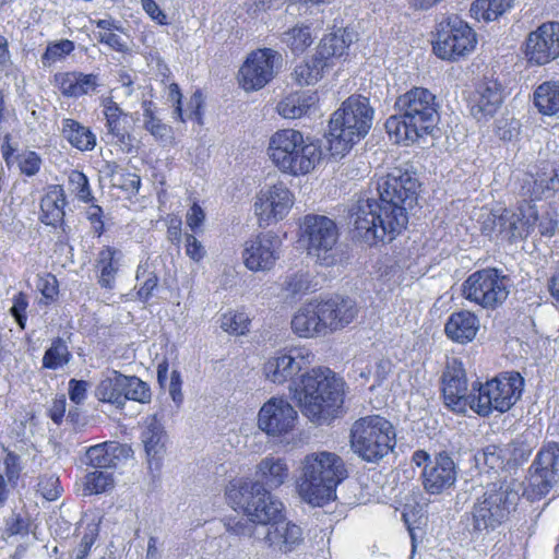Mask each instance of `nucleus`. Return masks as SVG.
Listing matches in <instances>:
<instances>
[{"label": "nucleus", "mask_w": 559, "mask_h": 559, "mask_svg": "<svg viewBox=\"0 0 559 559\" xmlns=\"http://www.w3.org/2000/svg\"><path fill=\"white\" fill-rule=\"evenodd\" d=\"M419 181L394 168L376 181L378 199L360 197L348 210L354 236L368 245L390 242L406 229L408 210L417 202Z\"/></svg>", "instance_id": "nucleus-1"}, {"label": "nucleus", "mask_w": 559, "mask_h": 559, "mask_svg": "<svg viewBox=\"0 0 559 559\" xmlns=\"http://www.w3.org/2000/svg\"><path fill=\"white\" fill-rule=\"evenodd\" d=\"M225 495L234 509H241L249 516L264 521L263 546L288 554L304 542L301 527L283 519V503L261 481L233 479Z\"/></svg>", "instance_id": "nucleus-2"}, {"label": "nucleus", "mask_w": 559, "mask_h": 559, "mask_svg": "<svg viewBox=\"0 0 559 559\" xmlns=\"http://www.w3.org/2000/svg\"><path fill=\"white\" fill-rule=\"evenodd\" d=\"M394 107L396 115L386 120L385 129L396 143L415 142L438 124L439 105L427 88L413 87L397 97Z\"/></svg>", "instance_id": "nucleus-3"}, {"label": "nucleus", "mask_w": 559, "mask_h": 559, "mask_svg": "<svg viewBox=\"0 0 559 559\" xmlns=\"http://www.w3.org/2000/svg\"><path fill=\"white\" fill-rule=\"evenodd\" d=\"M347 477L343 459L334 452L307 454L301 461L296 490L299 498L321 507L336 498V487Z\"/></svg>", "instance_id": "nucleus-4"}, {"label": "nucleus", "mask_w": 559, "mask_h": 559, "mask_svg": "<svg viewBox=\"0 0 559 559\" xmlns=\"http://www.w3.org/2000/svg\"><path fill=\"white\" fill-rule=\"evenodd\" d=\"M301 412L319 425L336 417L344 403V381L329 368H317L301 374L295 386Z\"/></svg>", "instance_id": "nucleus-5"}, {"label": "nucleus", "mask_w": 559, "mask_h": 559, "mask_svg": "<svg viewBox=\"0 0 559 559\" xmlns=\"http://www.w3.org/2000/svg\"><path fill=\"white\" fill-rule=\"evenodd\" d=\"M521 492L522 483L513 478L487 484L473 506L472 533L485 536L506 523L515 512Z\"/></svg>", "instance_id": "nucleus-6"}, {"label": "nucleus", "mask_w": 559, "mask_h": 559, "mask_svg": "<svg viewBox=\"0 0 559 559\" xmlns=\"http://www.w3.org/2000/svg\"><path fill=\"white\" fill-rule=\"evenodd\" d=\"M267 155L282 173L300 176L316 168L323 151L319 142L305 139L300 131L282 129L270 138Z\"/></svg>", "instance_id": "nucleus-7"}, {"label": "nucleus", "mask_w": 559, "mask_h": 559, "mask_svg": "<svg viewBox=\"0 0 559 559\" xmlns=\"http://www.w3.org/2000/svg\"><path fill=\"white\" fill-rule=\"evenodd\" d=\"M373 119L369 99L361 95L349 96L331 117L329 123V151L333 157L344 156L367 135Z\"/></svg>", "instance_id": "nucleus-8"}, {"label": "nucleus", "mask_w": 559, "mask_h": 559, "mask_svg": "<svg viewBox=\"0 0 559 559\" xmlns=\"http://www.w3.org/2000/svg\"><path fill=\"white\" fill-rule=\"evenodd\" d=\"M395 429L380 415H369L354 421L350 428V449L362 461L378 463L395 447Z\"/></svg>", "instance_id": "nucleus-9"}, {"label": "nucleus", "mask_w": 559, "mask_h": 559, "mask_svg": "<svg viewBox=\"0 0 559 559\" xmlns=\"http://www.w3.org/2000/svg\"><path fill=\"white\" fill-rule=\"evenodd\" d=\"M300 230V240L317 263L331 266L337 262L340 234L333 219L324 215L308 214L302 219Z\"/></svg>", "instance_id": "nucleus-10"}, {"label": "nucleus", "mask_w": 559, "mask_h": 559, "mask_svg": "<svg viewBox=\"0 0 559 559\" xmlns=\"http://www.w3.org/2000/svg\"><path fill=\"white\" fill-rule=\"evenodd\" d=\"M523 386L524 379L519 372H502L485 384H479L473 411L484 417L495 411L504 413L521 397Z\"/></svg>", "instance_id": "nucleus-11"}, {"label": "nucleus", "mask_w": 559, "mask_h": 559, "mask_svg": "<svg viewBox=\"0 0 559 559\" xmlns=\"http://www.w3.org/2000/svg\"><path fill=\"white\" fill-rule=\"evenodd\" d=\"M509 277L492 267L472 273L463 283V296L484 309H496L509 295Z\"/></svg>", "instance_id": "nucleus-12"}, {"label": "nucleus", "mask_w": 559, "mask_h": 559, "mask_svg": "<svg viewBox=\"0 0 559 559\" xmlns=\"http://www.w3.org/2000/svg\"><path fill=\"white\" fill-rule=\"evenodd\" d=\"M559 487V443L548 442L537 452L530 469L523 495L535 501Z\"/></svg>", "instance_id": "nucleus-13"}, {"label": "nucleus", "mask_w": 559, "mask_h": 559, "mask_svg": "<svg viewBox=\"0 0 559 559\" xmlns=\"http://www.w3.org/2000/svg\"><path fill=\"white\" fill-rule=\"evenodd\" d=\"M477 44L476 33L468 24L457 16L450 17L445 24H440L437 38L433 41V52L448 61H457L471 53Z\"/></svg>", "instance_id": "nucleus-14"}, {"label": "nucleus", "mask_w": 559, "mask_h": 559, "mask_svg": "<svg viewBox=\"0 0 559 559\" xmlns=\"http://www.w3.org/2000/svg\"><path fill=\"white\" fill-rule=\"evenodd\" d=\"M282 55L271 48L252 51L239 70V83L246 91L264 87L277 73Z\"/></svg>", "instance_id": "nucleus-15"}, {"label": "nucleus", "mask_w": 559, "mask_h": 559, "mask_svg": "<svg viewBox=\"0 0 559 559\" xmlns=\"http://www.w3.org/2000/svg\"><path fill=\"white\" fill-rule=\"evenodd\" d=\"M313 356L306 348H292L284 353H277L264 365V372L269 380L282 384L290 382L289 389L296 385L295 377L308 369Z\"/></svg>", "instance_id": "nucleus-16"}, {"label": "nucleus", "mask_w": 559, "mask_h": 559, "mask_svg": "<svg viewBox=\"0 0 559 559\" xmlns=\"http://www.w3.org/2000/svg\"><path fill=\"white\" fill-rule=\"evenodd\" d=\"M524 55L533 66H544L559 57V22L543 23L525 39Z\"/></svg>", "instance_id": "nucleus-17"}, {"label": "nucleus", "mask_w": 559, "mask_h": 559, "mask_svg": "<svg viewBox=\"0 0 559 559\" xmlns=\"http://www.w3.org/2000/svg\"><path fill=\"white\" fill-rule=\"evenodd\" d=\"M282 241L272 233H262L245 243L242 260L246 267L253 272H265L274 267L281 257Z\"/></svg>", "instance_id": "nucleus-18"}, {"label": "nucleus", "mask_w": 559, "mask_h": 559, "mask_svg": "<svg viewBox=\"0 0 559 559\" xmlns=\"http://www.w3.org/2000/svg\"><path fill=\"white\" fill-rule=\"evenodd\" d=\"M442 393L447 407L451 411L464 414L467 408L473 409L476 396L468 393L467 379L463 364L453 359L442 376Z\"/></svg>", "instance_id": "nucleus-19"}, {"label": "nucleus", "mask_w": 559, "mask_h": 559, "mask_svg": "<svg viewBox=\"0 0 559 559\" xmlns=\"http://www.w3.org/2000/svg\"><path fill=\"white\" fill-rule=\"evenodd\" d=\"M293 204V193L283 182L261 190L254 203V212L259 216L260 226L269 225L272 219L275 222L283 219Z\"/></svg>", "instance_id": "nucleus-20"}, {"label": "nucleus", "mask_w": 559, "mask_h": 559, "mask_svg": "<svg viewBox=\"0 0 559 559\" xmlns=\"http://www.w3.org/2000/svg\"><path fill=\"white\" fill-rule=\"evenodd\" d=\"M297 420L295 408L282 397H272L263 404L258 415L259 428L270 436L290 432Z\"/></svg>", "instance_id": "nucleus-21"}, {"label": "nucleus", "mask_w": 559, "mask_h": 559, "mask_svg": "<svg viewBox=\"0 0 559 559\" xmlns=\"http://www.w3.org/2000/svg\"><path fill=\"white\" fill-rule=\"evenodd\" d=\"M456 475V466L452 457L445 452H440L429 464H426L420 477L426 492L440 495L455 484Z\"/></svg>", "instance_id": "nucleus-22"}, {"label": "nucleus", "mask_w": 559, "mask_h": 559, "mask_svg": "<svg viewBox=\"0 0 559 559\" xmlns=\"http://www.w3.org/2000/svg\"><path fill=\"white\" fill-rule=\"evenodd\" d=\"M503 102L502 87L497 81L480 82L469 96L471 115L480 120L491 118Z\"/></svg>", "instance_id": "nucleus-23"}, {"label": "nucleus", "mask_w": 559, "mask_h": 559, "mask_svg": "<svg viewBox=\"0 0 559 559\" xmlns=\"http://www.w3.org/2000/svg\"><path fill=\"white\" fill-rule=\"evenodd\" d=\"M67 199L61 186H52L40 201V221L45 225L59 227L61 233L58 242L66 243L70 227L64 223V206Z\"/></svg>", "instance_id": "nucleus-24"}, {"label": "nucleus", "mask_w": 559, "mask_h": 559, "mask_svg": "<svg viewBox=\"0 0 559 559\" xmlns=\"http://www.w3.org/2000/svg\"><path fill=\"white\" fill-rule=\"evenodd\" d=\"M292 330L300 337H314L328 334L326 323L321 314L319 300L301 306L292 319Z\"/></svg>", "instance_id": "nucleus-25"}, {"label": "nucleus", "mask_w": 559, "mask_h": 559, "mask_svg": "<svg viewBox=\"0 0 559 559\" xmlns=\"http://www.w3.org/2000/svg\"><path fill=\"white\" fill-rule=\"evenodd\" d=\"M319 304L328 333L345 328L357 316L356 304L349 298L334 296L325 300H319Z\"/></svg>", "instance_id": "nucleus-26"}, {"label": "nucleus", "mask_w": 559, "mask_h": 559, "mask_svg": "<svg viewBox=\"0 0 559 559\" xmlns=\"http://www.w3.org/2000/svg\"><path fill=\"white\" fill-rule=\"evenodd\" d=\"M354 39L355 34L347 28H338L325 35L317 48L318 60L326 63L328 68L333 67L334 61L346 53Z\"/></svg>", "instance_id": "nucleus-27"}, {"label": "nucleus", "mask_w": 559, "mask_h": 559, "mask_svg": "<svg viewBox=\"0 0 559 559\" xmlns=\"http://www.w3.org/2000/svg\"><path fill=\"white\" fill-rule=\"evenodd\" d=\"M104 115L106 118V135L111 136L112 143L120 145L123 151L130 153L133 148L134 138L127 129V115L112 100H109L105 106Z\"/></svg>", "instance_id": "nucleus-28"}, {"label": "nucleus", "mask_w": 559, "mask_h": 559, "mask_svg": "<svg viewBox=\"0 0 559 559\" xmlns=\"http://www.w3.org/2000/svg\"><path fill=\"white\" fill-rule=\"evenodd\" d=\"M55 81L66 97L79 98L94 92L98 86V75L76 71L56 74Z\"/></svg>", "instance_id": "nucleus-29"}, {"label": "nucleus", "mask_w": 559, "mask_h": 559, "mask_svg": "<svg viewBox=\"0 0 559 559\" xmlns=\"http://www.w3.org/2000/svg\"><path fill=\"white\" fill-rule=\"evenodd\" d=\"M479 329V320L467 310L454 312L448 319L444 331L449 338L464 344L471 342Z\"/></svg>", "instance_id": "nucleus-30"}, {"label": "nucleus", "mask_w": 559, "mask_h": 559, "mask_svg": "<svg viewBox=\"0 0 559 559\" xmlns=\"http://www.w3.org/2000/svg\"><path fill=\"white\" fill-rule=\"evenodd\" d=\"M166 435L157 414L147 416L143 423L141 441L150 461L158 459L165 448Z\"/></svg>", "instance_id": "nucleus-31"}, {"label": "nucleus", "mask_w": 559, "mask_h": 559, "mask_svg": "<svg viewBox=\"0 0 559 559\" xmlns=\"http://www.w3.org/2000/svg\"><path fill=\"white\" fill-rule=\"evenodd\" d=\"M123 452L124 448L115 442L99 443L86 450L82 463L94 469H108L116 466L118 453Z\"/></svg>", "instance_id": "nucleus-32"}, {"label": "nucleus", "mask_w": 559, "mask_h": 559, "mask_svg": "<svg viewBox=\"0 0 559 559\" xmlns=\"http://www.w3.org/2000/svg\"><path fill=\"white\" fill-rule=\"evenodd\" d=\"M124 383L126 376L112 370L100 380L95 389V396L98 401L115 405L117 408L124 406Z\"/></svg>", "instance_id": "nucleus-33"}, {"label": "nucleus", "mask_w": 559, "mask_h": 559, "mask_svg": "<svg viewBox=\"0 0 559 559\" xmlns=\"http://www.w3.org/2000/svg\"><path fill=\"white\" fill-rule=\"evenodd\" d=\"M122 252L114 247H104L97 258L96 267L99 270L98 284L103 288L112 289Z\"/></svg>", "instance_id": "nucleus-34"}, {"label": "nucleus", "mask_w": 559, "mask_h": 559, "mask_svg": "<svg viewBox=\"0 0 559 559\" xmlns=\"http://www.w3.org/2000/svg\"><path fill=\"white\" fill-rule=\"evenodd\" d=\"M228 519L225 522L226 532L239 538H249L252 544H261L264 534V521L254 516Z\"/></svg>", "instance_id": "nucleus-35"}, {"label": "nucleus", "mask_w": 559, "mask_h": 559, "mask_svg": "<svg viewBox=\"0 0 559 559\" xmlns=\"http://www.w3.org/2000/svg\"><path fill=\"white\" fill-rule=\"evenodd\" d=\"M257 475L269 488H278L288 477V466L284 460L269 456L258 464Z\"/></svg>", "instance_id": "nucleus-36"}, {"label": "nucleus", "mask_w": 559, "mask_h": 559, "mask_svg": "<svg viewBox=\"0 0 559 559\" xmlns=\"http://www.w3.org/2000/svg\"><path fill=\"white\" fill-rule=\"evenodd\" d=\"M61 132L63 138L80 151H92L96 145L95 134L73 119H63Z\"/></svg>", "instance_id": "nucleus-37"}, {"label": "nucleus", "mask_w": 559, "mask_h": 559, "mask_svg": "<svg viewBox=\"0 0 559 559\" xmlns=\"http://www.w3.org/2000/svg\"><path fill=\"white\" fill-rule=\"evenodd\" d=\"M534 104L543 115L552 116L559 111V83L544 82L534 92Z\"/></svg>", "instance_id": "nucleus-38"}, {"label": "nucleus", "mask_w": 559, "mask_h": 559, "mask_svg": "<svg viewBox=\"0 0 559 559\" xmlns=\"http://www.w3.org/2000/svg\"><path fill=\"white\" fill-rule=\"evenodd\" d=\"M513 0H476L471 7L472 16L486 22L495 21L512 7Z\"/></svg>", "instance_id": "nucleus-39"}, {"label": "nucleus", "mask_w": 559, "mask_h": 559, "mask_svg": "<svg viewBox=\"0 0 559 559\" xmlns=\"http://www.w3.org/2000/svg\"><path fill=\"white\" fill-rule=\"evenodd\" d=\"M72 358L69 347L64 340L57 337L52 340L51 345L46 349L43 357V368L57 370L67 366Z\"/></svg>", "instance_id": "nucleus-40"}, {"label": "nucleus", "mask_w": 559, "mask_h": 559, "mask_svg": "<svg viewBox=\"0 0 559 559\" xmlns=\"http://www.w3.org/2000/svg\"><path fill=\"white\" fill-rule=\"evenodd\" d=\"M324 69H328L326 63L318 60L314 55L310 60L298 64L293 75L299 85H312L322 78Z\"/></svg>", "instance_id": "nucleus-41"}, {"label": "nucleus", "mask_w": 559, "mask_h": 559, "mask_svg": "<svg viewBox=\"0 0 559 559\" xmlns=\"http://www.w3.org/2000/svg\"><path fill=\"white\" fill-rule=\"evenodd\" d=\"M281 40L295 53L304 52L311 44L312 36L309 26L296 25L281 35Z\"/></svg>", "instance_id": "nucleus-42"}, {"label": "nucleus", "mask_w": 559, "mask_h": 559, "mask_svg": "<svg viewBox=\"0 0 559 559\" xmlns=\"http://www.w3.org/2000/svg\"><path fill=\"white\" fill-rule=\"evenodd\" d=\"M475 467L480 472H497L503 466L501 450L496 445H487L474 455Z\"/></svg>", "instance_id": "nucleus-43"}, {"label": "nucleus", "mask_w": 559, "mask_h": 559, "mask_svg": "<svg viewBox=\"0 0 559 559\" xmlns=\"http://www.w3.org/2000/svg\"><path fill=\"white\" fill-rule=\"evenodd\" d=\"M85 495H97L106 492L114 487V477L107 469H95L88 472L84 478Z\"/></svg>", "instance_id": "nucleus-44"}, {"label": "nucleus", "mask_w": 559, "mask_h": 559, "mask_svg": "<svg viewBox=\"0 0 559 559\" xmlns=\"http://www.w3.org/2000/svg\"><path fill=\"white\" fill-rule=\"evenodd\" d=\"M108 174L110 176V181L114 187H117L123 191L138 193L141 186L140 176L131 173H124L122 169H119L117 164H108Z\"/></svg>", "instance_id": "nucleus-45"}, {"label": "nucleus", "mask_w": 559, "mask_h": 559, "mask_svg": "<svg viewBox=\"0 0 559 559\" xmlns=\"http://www.w3.org/2000/svg\"><path fill=\"white\" fill-rule=\"evenodd\" d=\"M151 389L147 385V383H145L138 377L126 376L123 392L124 402L127 400H132L144 404L151 401Z\"/></svg>", "instance_id": "nucleus-46"}, {"label": "nucleus", "mask_w": 559, "mask_h": 559, "mask_svg": "<svg viewBox=\"0 0 559 559\" xmlns=\"http://www.w3.org/2000/svg\"><path fill=\"white\" fill-rule=\"evenodd\" d=\"M309 106L307 99L301 96L289 95L278 103L277 112L286 119H296L304 116Z\"/></svg>", "instance_id": "nucleus-47"}, {"label": "nucleus", "mask_w": 559, "mask_h": 559, "mask_svg": "<svg viewBox=\"0 0 559 559\" xmlns=\"http://www.w3.org/2000/svg\"><path fill=\"white\" fill-rule=\"evenodd\" d=\"M73 50L74 44L69 39H62L58 43L50 44L41 56V63L44 67H50L56 61L62 59L67 55H70Z\"/></svg>", "instance_id": "nucleus-48"}, {"label": "nucleus", "mask_w": 559, "mask_h": 559, "mask_svg": "<svg viewBox=\"0 0 559 559\" xmlns=\"http://www.w3.org/2000/svg\"><path fill=\"white\" fill-rule=\"evenodd\" d=\"M143 278V283L140 285L136 296L138 299L142 302H146L150 298L153 297L154 292L158 286V277L154 272H146V270L140 265L136 271V280L141 281Z\"/></svg>", "instance_id": "nucleus-49"}, {"label": "nucleus", "mask_w": 559, "mask_h": 559, "mask_svg": "<svg viewBox=\"0 0 559 559\" xmlns=\"http://www.w3.org/2000/svg\"><path fill=\"white\" fill-rule=\"evenodd\" d=\"M250 321L243 312L225 313L221 318V328L225 332L234 335H243L249 329Z\"/></svg>", "instance_id": "nucleus-50"}, {"label": "nucleus", "mask_w": 559, "mask_h": 559, "mask_svg": "<svg viewBox=\"0 0 559 559\" xmlns=\"http://www.w3.org/2000/svg\"><path fill=\"white\" fill-rule=\"evenodd\" d=\"M520 193L531 200H539L546 195L545 178H536L532 174H525L522 179Z\"/></svg>", "instance_id": "nucleus-51"}, {"label": "nucleus", "mask_w": 559, "mask_h": 559, "mask_svg": "<svg viewBox=\"0 0 559 559\" xmlns=\"http://www.w3.org/2000/svg\"><path fill=\"white\" fill-rule=\"evenodd\" d=\"M69 187L83 202H90L93 199L87 177L79 170H71L68 177Z\"/></svg>", "instance_id": "nucleus-52"}, {"label": "nucleus", "mask_w": 559, "mask_h": 559, "mask_svg": "<svg viewBox=\"0 0 559 559\" xmlns=\"http://www.w3.org/2000/svg\"><path fill=\"white\" fill-rule=\"evenodd\" d=\"M143 128L162 145L174 144L175 135L173 128L164 123L159 118Z\"/></svg>", "instance_id": "nucleus-53"}, {"label": "nucleus", "mask_w": 559, "mask_h": 559, "mask_svg": "<svg viewBox=\"0 0 559 559\" xmlns=\"http://www.w3.org/2000/svg\"><path fill=\"white\" fill-rule=\"evenodd\" d=\"M495 132L502 141H512L520 134V121L514 118L502 117L496 121Z\"/></svg>", "instance_id": "nucleus-54"}, {"label": "nucleus", "mask_w": 559, "mask_h": 559, "mask_svg": "<svg viewBox=\"0 0 559 559\" xmlns=\"http://www.w3.org/2000/svg\"><path fill=\"white\" fill-rule=\"evenodd\" d=\"M311 281L308 274H293L285 280V290L292 296L302 295L310 289Z\"/></svg>", "instance_id": "nucleus-55"}, {"label": "nucleus", "mask_w": 559, "mask_h": 559, "mask_svg": "<svg viewBox=\"0 0 559 559\" xmlns=\"http://www.w3.org/2000/svg\"><path fill=\"white\" fill-rule=\"evenodd\" d=\"M28 307V298L26 294L20 292L13 297V305L10 309L11 316L15 319L21 329L25 328L27 316L26 310Z\"/></svg>", "instance_id": "nucleus-56"}, {"label": "nucleus", "mask_w": 559, "mask_h": 559, "mask_svg": "<svg viewBox=\"0 0 559 559\" xmlns=\"http://www.w3.org/2000/svg\"><path fill=\"white\" fill-rule=\"evenodd\" d=\"M3 465L8 483L15 486L21 473L20 456L14 452L7 451Z\"/></svg>", "instance_id": "nucleus-57"}, {"label": "nucleus", "mask_w": 559, "mask_h": 559, "mask_svg": "<svg viewBox=\"0 0 559 559\" xmlns=\"http://www.w3.org/2000/svg\"><path fill=\"white\" fill-rule=\"evenodd\" d=\"M8 535H26L28 533V520L20 513H12L5 521Z\"/></svg>", "instance_id": "nucleus-58"}, {"label": "nucleus", "mask_w": 559, "mask_h": 559, "mask_svg": "<svg viewBox=\"0 0 559 559\" xmlns=\"http://www.w3.org/2000/svg\"><path fill=\"white\" fill-rule=\"evenodd\" d=\"M38 488L44 498L49 501L57 499L61 492L59 479L52 475L41 477L38 483Z\"/></svg>", "instance_id": "nucleus-59"}, {"label": "nucleus", "mask_w": 559, "mask_h": 559, "mask_svg": "<svg viewBox=\"0 0 559 559\" xmlns=\"http://www.w3.org/2000/svg\"><path fill=\"white\" fill-rule=\"evenodd\" d=\"M500 216V209L492 210L481 215L480 230L485 236H492L498 234V223Z\"/></svg>", "instance_id": "nucleus-60"}, {"label": "nucleus", "mask_w": 559, "mask_h": 559, "mask_svg": "<svg viewBox=\"0 0 559 559\" xmlns=\"http://www.w3.org/2000/svg\"><path fill=\"white\" fill-rule=\"evenodd\" d=\"M508 239L522 238L524 233H526V224L523 219L522 214H518L511 211L510 221L508 223Z\"/></svg>", "instance_id": "nucleus-61"}, {"label": "nucleus", "mask_w": 559, "mask_h": 559, "mask_svg": "<svg viewBox=\"0 0 559 559\" xmlns=\"http://www.w3.org/2000/svg\"><path fill=\"white\" fill-rule=\"evenodd\" d=\"M87 388V381L71 379L69 381L70 400L75 404H81L86 397Z\"/></svg>", "instance_id": "nucleus-62"}, {"label": "nucleus", "mask_w": 559, "mask_h": 559, "mask_svg": "<svg viewBox=\"0 0 559 559\" xmlns=\"http://www.w3.org/2000/svg\"><path fill=\"white\" fill-rule=\"evenodd\" d=\"M95 36L98 41L108 45L111 49H114L116 51L124 52L128 49L126 43H123L121 40L120 36H118L115 33L99 32Z\"/></svg>", "instance_id": "nucleus-63"}, {"label": "nucleus", "mask_w": 559, "mask_h": 559, "mask_svg": "<svg viewBox=\"0 0 559 559\" xmlns=\"http://www.w3.org/2000/svg\"><path fill=\"white\" fill-rule=\"evenodd\" d=\"M40 158L35 152H28L20 162V170L26 176H34L39 170Z\"/></svg>", "instance_id": "nucleus-64"}]
</instances>
